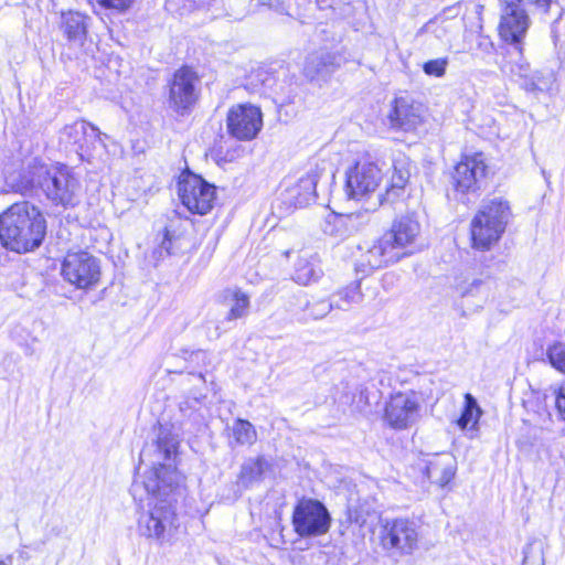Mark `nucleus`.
<instances>
[{
  "mask_svg": "<svg viewBox=\"0 0 565 565\" xmlns=\"http://www.w3.org/2000/svg\"><path fill=\"white\" fill-rule=\"evenodd\" d=\"M530 24L531 20L525 9L515 0H511L502 8L498 26L499 35L521 52Z\"/></svg>",
  "mask_w": 565,
  "mask_h": 565,
  "instance_id": "obj_14",
  "label": "nucleus"
},
{
  "mask_svg": "<svg viewBox=\"0 0 565 565\" xmlns=\"http://www.w3.org/2000/svg\"><path fill=\"white\" fill-rule=\"evenodd\" d=\"M547 359L551 365L565 374V342H554L546 350Z\"/></svg>",
  "mask_w": 565,
  "mask_h": 565,
  "instance_id": "obj_32",
  "label": "nucleus"
},
{
  "mask_svg": "<svg viewBox=\"0 0 565 565\" xmlns=\"http://www.w3.org/2000/svg\"><path fill=\"white\" fill-rule=\"evenodd\" d=\"M62 276L77 288H90L100 278L99 260L84 250L68 252L62 263Z\"/></svg>",
  "mask_w": 565,
  "mask_h": 565,
  "instance_id": "obj_10",
  "label": "nucleus"
},
{
  "mask_svg": "<svg viewBox=\"0 0 565 565\" xmlns=\"http://www.w3.org/2000/svg\"><path fill=\"white\" fill-rule=\"evenodd\" d=\"M46 234V221L42 212L30 202H18L0 214V242L15 253L38 248Z\"/></svg>",
  "mask_w": 565,
  "mask_h": 565,
  "instance_id": "obj_3",
  "label": "nucleus"
},
{
  "mask_svg": "<svg viewBox=\"0 0 565 565\" xmlns=\"http://www.w3.org/2000/svg\"><path fill=\"white\" fill-rule=\"evenodd\" d=\"M14 186L22 194L39 195L41 192L52 204L64 209L73 207L78 203L81 190L79 180L73 170L64 164L30 166L19 174Z\"/></svg>",
  "mask_w": 565,
  "mask_h": 565,
  "instance_id": "obj_2",
  "label": "nucleus"
},
{
  "mask_svg": "<svg viewBox=\"0 0 565 565\" xmlns=\"http://www.w3.org/2000/svg\"><path fill=\"white\" fill-rule=\"evenodd\" d=\"M179 439L170 429L160 427L157 439L140 452V461L151 469L142 481H134L130 492L135 501L146 500L147 510L138 516L140 535L160 544L171 543L180 522L177 503L182 497L181 477L175 469Z\"/></svg>",
  "mask_w": 565,
  "mask_h": 565,
  "instance_id": "obj_1",
  "label": "nucleus"
},
{
  "mask_svg": "<svg viewBox=\"0 0 565 565\" xmlns=\"http://www.w3.org/2000/svg\"><path fill=\"white\" fill-rule=\"evenodd\" d=\"M178 194L191 213L200 215H205L212 210L216 198L215 186L193 173L185 174L179 180Z\"/></svg>",
  "mask_w": 565,
  "mask_h": 565,
  "instance_id": "obj_9",
  "label": "nucleus"
},
{
  "mask_svg": "<svg viewBox=\"0 0 565 565\" xmlns=\"http://www.w3.org/2000/svg\"><path fill=\"white\" fill-rule=\"evenodd\" d=\"M419 397L416 392H397L386 402L384 418L394 429H406L419 418Z\"/></svg>",
  "mask_w": 565,
  "mask_h": 565,
  "instance_id": "obj_13",
  "label": "nucleus"
},
{
  "mask_svg": "<svg viewBox=\"0 0 565 565\" xmlns=\"http://www.w3.org/2000/svg\"><path fill=\"white\" fill-rule=\"evenodd\" d=\"M227 292L231 295V308L226 319L232 321L245 317L249 307V297L239 289L227 290Z\"/></svg>",
  "mask_w": 565,
  "mask_h": 565,
  "instance_id": "obj_30",
  "label": "nucleus"
},
{
  "mask_svg": "<svg viewBox=\"0 0 565 565\" xmlns=\"http://www.w3.org/2000/svg\"><path fill=\"white\" fill-rule=\"evenodd\" d=\"M382 173L371 161H358L347 171V191L350 198L361 199L374 192L380 184Z\"/></svg>",
  "mask_w": 565,
  "mask_h": 565,
  "instance_id": "obj_16",
  "label": "nucleus"
},
{
  "mask_svg": "<svg viewBox=\"0 0 565 565\" xmlns=\"http://www.w3.org/2000/svg\"><path fill=\"white\" fill-rule=\"evenodd\" d=\"M511 72L513 75L519 76L522 79H527L530 75L533 73L527 63H514L511 67Z\"/></svg>",
  "mask_w": 565,
  "mask_h": 565,
  "instance_id": "obj_39",
  "label": "nucleus"
},
{
  "mask_svg": "<svg viewBox=\"0 0 565 565\" xmlns=\"http://www.w3.org/2000/svg\"><path fill=\"white\" fill-rule=\"evenodd\" d=\"M493 281L490 279L463 280L456 285V294L466 301L469 309L482 308L491 296Z\"/></svg>",
  "mask_w": 565,
  "mask_h": 565,
  "instance_id": "obj_23",
  "label": "nucleus"
},
{
  "mask_svg": "<svg viewBox=\"0 0 565 565\" xmlns=\"http://www.w3.org/2000/svg\"><path fill=\"white\" fill-rule=\"evenodd\" d=\"M160 249L161 250H164L167 253V255H171L173 254V250H172V238L170 236V232L169 231H166V234H164V238L160 245Z\"/></svg>",
  "mask_w": 565,
  "mask_h": 565,
  "instance_id": "obj_40",
  "label": "nucleus"
},
{
  "mask_svg": "<svg viewBox=\"0 0 565 565\" xmlns=\"http://www.w3.org/2000/svg\"><path fill=\"white\" fill-rule=\"evenodd\" d=\"M521 86L526 92L537 93L543 92L546 88L547 83L543 82L542 76L539 72H534L530 75L527 79H523Z\"/></svg>",
  "mask_w": 565,
  "mask_h": 565,
  "instance_id": "obj_37",
  "label": "nucleus"
},
{
  "mask_svg": "<svg viewBox=\"0 0 565 565\" xmlns=\"http://www.w3.org/2000/svg\"><path fill=\"white\" fill-rule=\"evenodd\" d=\"M100 136V131L95 126L85 120H77L64 126L58 139L65 148L73 149L81 160L89 161L96 147L98 145L104 147Z\"/></svg>",
  "mask_w": 565,
  "mask_h": 565,
  "instance_id": "obj_11",
  "label": "nucleus"
},
{
  "mask_svg": "<svg viewBox=\"0 0 565 565\" xmlns=\"http://www.w3.org/2000/svg\"><path fill=\"white\" fill-rule=\"evenodd\" d=\"M420 233V224L413 215L396 218L390 231L382 237L387 241L393 250L404 253L403 249L412 245Z\"/></svg>",
  "mask_w": 565,
  "mask_h": 565,
  "instance_id": "obj_19",
  "label": "nucleus"
},
{
  "mask_svg": "<svg viewBox=\"0 0 565 565\" xmlns=\"http://www.w3.org/2000/svg\"><path fill=\"white\" fill-rule=\"evenodd\" d=\"M191 360H204L205 359V352L202 350L193 351L190 353Z\"/></svg>",
  "mask_w": 565,
  "mask_h": 565,
  "instance_id": "obj_42",
  "label": "nucleus"
},
{
  "mask_svg": "<svg viewBox=\"0 0 565 565\" xmlns=\"http://www.w3.org/2000/svg\"><path fill=\"white\" fill-rule=\"evenodd\" d=\"M315 2H316L320 8H323L324 6H328L329 0H315Z\"/></svg>",
  "mask_w": 565,
  "mask_h": 565,
  "instance_id": "obj_43",
  "label": "nucleus"
},
{
  "mask_svg": "<svg viewBox=\"0 0 565 565\" xmlns=\"http://www.w3.org/2000/svg\"><path fill=\"white\" fill-rule=\"evenodd\" d=\"M447 66L448 58L440 57L425 62L423 64V71L428 76L441 77L445 75Z\"/></svg>",
  "mask_w": 565,
  "mask_h": 565,
  "instance_id": "obj_34",
  "label": "nucleus"
},
{
  "mask_svg": "<svg viewBox=\"0 0 565 565\" xmlns=\"http://www.w3.org/2000/svg\"><path fill=\"white\" fill-rule=\"evenodd\" d=\"M344 309V306L334 299V296L330 300H319L313 303H307L306 310L309 311V316L313 319L324 318L332 309Z\"/></svg>",
  "mask_w": 565,
  "mask_h": 565,
  "instance_id": "obj_31",
  "label": "nucleus"
},
{
  "mask_svg": "<svg viewBox=\"0 0 565 565\" xmlns=\"http://www.w3.org/2000/svg\"><path fill=\"white\" fill-rule=\"evenodd\" d=\"M487 166L481 153L465 156L451 172V189L456 200L468 203L470 195H477L486 177Z\"/></svg>",
  "mask_w": 565,
  "mask_h": 565,
  "instance_id": "obj_8",
  "label": "nucleus"
},
{
  "mask_svg": "<svg viewBox=\"0 0 565 565\" xmlns=\"http://www.w3.org/2000/svg\"><path fill=\"white\" fill-rule=\"evenodd\" d=\"M319 179L318 170H310L285 192V201L295 207H305L316 201V188Z\"/></svg>",
  "mask_w": 565,
  "mask_h": 565,
  "instance_id": "obj_24",
  "label": "nucleus"
},
{
  "mask_svg": "<svg viewBox=\"0 0 565 565\" xmlns=\"http://www.w3.org/2000/svg\"><path fill=\"white\" fill-rule=\"evenodd\" d=\"M0 565H7L3 561H0Z\"/></svg>",
  "mask_w": 565,
  "mask_h": 565,
  "instance_id": "obj_46",
  "label": "nucleus"
},
{
  "mask_svg": "<svg viewBox=\"0 0 565 565\" xmlns=\"http://www.w3.org/2000/svg\"><path fill=\"white\" fill-rule=\"evenodd\" d=\"M268 468L269 462L263 456H259L256 459L246 460L241 467V472L237 479L238 486L247 489L254 482L260 481Z\"/></svg>",
  "mask_w": 565,
  "mask_h": 565,
  "instance_id": "obj_27",
  "label": "nucleus"
},
{
  "mask_svg": "<svg viewBox=\"0 0 565 565\" xmlns=\"http://www.w3.org/2000/svg\"><path fill=\"white\" fill-rule=\"evenodd\" d=\"M519 2L523 8L525 6L532 7L534 11L546 14L550 12L553 6L557 7L558 2L557 0H515Z\"/></svg>",
  "mask_w": 565,
  "mask_h": 565,
  "instance_id": "obj_36",
  "label": "nucleus"
},
{
  "mask_svg": "<svg viewBox=\"0 0 565 565\" xmlns=\"http://www.w3.org/2000/svg\"><path fill=\"white\" fill-rule=\"evenodd\" d=\"M405 253L393 250L386 239L382 236L372 244L365 243L359 246V254L355 256V271L361 277L371 275L375 269L390 264L397 263Z\"/></svg>",
  "mask_w": 565,
  "mask_h": 565,
  "instance_id": "obj_12",
  "label": "nucleus"
},
{
  "mask_svg": "<svg viewBox=\"0 0 565 565\" xmlns=\"http://www.w3.org/2000/svg\"><path fill=\"white\" fill-rule=\"evenodd\" d=\"M227 129L238 140L254 139L263 127V114L253 105H237L227 114Z\"/></svg>",
  "mask_w": 565,
  "mask_h": 565,
  "instance_id": "obj_15",
  "label": "nucleus"
},
{
  "mask_svg": "<svg viewBox=\"0 0 565 565\" xmlns=\"http://www.w3.org/2000/svg\"><path fill=\"white\" fill-rule=\"evenodd\" d=\"M411 170L412 162L406 156L398 154L396 158H394L391 184L386 189L385 194L381 195V204L384 202L393 203L403 194L404 189L411 178Z\"/></svg>",
  "mask_w": 565,
  "mask_h": 565,
  "instance_id": "obj_25",
  "label": "nucleus"
},
{
  "mask_svg": "<svg viewBox=\"0 0 565 565\" xmlns=\"http://www.w3.org/2000/svg\"><path fill=\"white\" fill-rule=\"evenodd\" d=\"M418 468L431 483L439 487L447 486L456 473L455 460L447 454L433 455L418 462Z\"/></svg>",
  "mask_w": 565,
  "mask_h": 565,
  "instance_id": "obj_20",
  "label": "nucleus"
},
{
  "mask_svg": "<svg viewBox=\"0 0 565 565\" xmlns=\"http://www.w3.org/2000/svg\"><path fill=\"white\" fill-rule=\"evenodd\" d=\"M341 65V57L332 52L316 51L310 53L303 64V76L319 87L327 84Z\"/></svg>",
  "mask_w": 565,
  "mask_h": 565,
  "instance_id": "obj_17",
  "label": "nucleus"
},
{
  "mask_svg": "<svg viewBox=\"0 0 565 565\" xmlns=\"http://www.w3.org/2000/svg\"><path fill=\"white\" fill-rule=\"evenodd\" d=\"M366 216L365 213L330 214L324 220L322 231L326 235L342 241L359 231L366 222Z\"/></svg>",
  "mask_w": 565,
  "mask_h": 565,
  "instance_id": "obj_22",
  "label": "nucleus"
},
{
  "mask_svg": "<svg viewBox=\"0 0 565 565\" xmlns=\"http://www.w3.org/2000/svg\"><path fill=\"white\" fill-rule=\"evenodd\" d=\"M387 119L393 129L413 131L423 121V106L408 96L396 97Z\"/></svg>",
  "mask_w": 565,
  "mask_h": 565,
  "instance_id": "obj_18",
  "label": "nucleus"
},
{
  "mask_svg": "<svg viewBox=\"0 0 565 565\" xmlns=\"http://www.w3.org/2000/svg\"><path fill=\"white\" fill-rule=\"evenodd\" d=\"M420 525L408 518L386 520L381 531V545L391 556L412 555L419 546Z\"/></svg>",
  "mask_w": 565,
  "mask_h": 565,
  "instance_id": "obj_5",
  "label": "nucleus"
},
{
  "mask_svg": "<svg viewBox=\"0 0 565 565\" xmlns=\"http://www.w3.org/2000/svg\"><path fill=\"white\" fill-rule=\"evenodd\" d=\"M168 105L178 115L189 114L201 94V78L190 66L177 70L168 83Z\"/></svg>",
  "mask_w": 565,
  "mask_h": 565,
  "instance_id": "obj_6",
  "label": "nucleus"
},
{
  "mask_svg": "<svg viewBox=\"0 0 565 565\" xmlns=\"http://www.w3.org/2000/svg\"><path fill=\"white\" fill-rule=\"evenodd\" d=\"M136 1L137 0H96V3L103 9L109 10L114 13H125L136 3Z\"/></svg>",
  "mask_w": 565,
  "mask_h": 565,
  "instance_id": "obj_35",
  "label": "nucleus"
},
{
  "mask_svg": "<svg viewBox=\"0 0 565 565\" xmlns=\"http://www.w3.org/2000/svg\"><path fill=\"white\" fill-rule=\"evenodd\" d=\"M199 404V399L194 398L191 401H185L180 404V411L183 413L184 416L191 417L192 414H188V409L194 408L195 405Z\"/></svg>",
  "mask_w": 565,
  "mask_h": 565,
  "instance_id": "obj_41",
  "label": "nucleus"
},
{
  "mask_svg": "<svg viewBox=\"0 0 565 565\" xmlns=\"http://www.w3.org/2000/svg\"><path fill=\"white\" fill-rule=\"evenodd\" d=\"M482 414L483 412L477 399L470 393H466L463 408L457 419V425L462 430H477Z\"/></svg>",
  "mask_w": 565,
  "mask_h": 565,
  "instance_id": "obj_28",
  "label": "nucleus"
},
{
  "mask_svg": "<svg viewBox=\"0 0 565 565\" xmlns=\"http://www.w3.org/2000/svg\"><path fill=\"white\" fill-rule=\"evenodd\" d=\"M511 207L502 198L486 199L471 221L472 246L487 250L499 242L511 218Z\"/></svg>",
  "mask_w": 565,
  "mask_h": 565,
  "instance_id": "obj_4",
  "label": "nucleus"
},
{
  "mask_svg": "<svg viewBox=\"0 0 565 565\" xmlns=\"http://www.w3.org/2000/svg\"><path fill=\"white\" fill-rule=\"evenodd\" d=\"M233 437L237 445H253L257 439V433L252 423L237 418L232 427Z\"/></svg>",
  "mask_w": 565,
  "mask_h": 565,
  "instance_id": "obj_29",
  "label": "nucleus"
},
{
  "mask_svg": "<svg viewBox=\"0 0 565 565\" xmlns=\"http://www.w3.org/2000/svg\"><path fill=\"white\" fill-rule=\"evenodd\" d=\"M331 520L327 507L316 499H301L292 512L294 530L303 539L317 537L328 533Z\"/></svg>",
  "mask_w": 565,
  "mask_h": 565,
  "instance_id": "obj_7",
  "label": "nucleus"
},
{
  "mask_svg": "<svg viewBox=\"0 0 565 565\" xmlns=\"http://www.w3.org/2000/svg\"><path fill=\"white\" fill-rule=\"evenodd\" d=\"M90 17L79 11L61 13L58 29L71 45L83 46L88 34Z\"/></svg>",
  "mask_w": 565,
  "mask_h": 565,
  "instance_id": "obj_21",
  "label": "nucleus"
},
{
  "mask_svg": "<svg viewBox=\"0 0 565 565\" xmlns=\"http://www.w3.org/2000/svg\"><path fill=\"white\" fill-rule=\"evenodd\" d=\"M334 299L344 306L343 310L350 308L353 303H359L362 300L360 285H351L333 295Z\"/></svg>",
  "mask_w": 565,
  "mask_h": 565,
  "instance_id": "obj_33",
  "label": "nucleus"
},
{
  "mask_svg": "<svg viewBox=\"0 0 565 565\" xmlns=\"http://www.w3.org/2000/svg\"><path fill=\"white\" fill-rule=\"evenodd\" d=\"M322 275L320 260L316 254L305 253L295 265L294 280L299 285L317 281Z\"/></svg>",
  "mask_w": 565,
  "mask_h": 565,
  "instance_id": "obj_26",
  "label": "nucleus"
},
{
  "mask_svg": "<svg viewBox=\"0 0 565 565\" xmlns=\"http://www.w3.org/2000/svg\"><path fill=\"white\" fill-rule=\"evenodd\" d=\"M555 404L561 418L565 422V383L556 391Z\"/></svg>",
  "mask_w": 565,
  "mask_h": 565,
  "instance_id": "obj_38",
  "label": "nucleus"
},
{
  "mask_svg": "<svg viewBox=\"0 0 565 565\" xmlns=\"http://www.w3.org/2000/svg\"><path fill=\"white\" fill-rule=\"evenodd\" d=\"M199 377H200L201 380H204V377H203V374H202V373H199Z\"/></svg>",
  "mask_w": 565,
  "mask_h": 565,
  "instance_id": "obj_45",
  "label": "nucleus"
},
{
  "mask_svg": "<svg viewBox=\"0 0 565 565\" xmlns=\"http://www.w3.org/2000/svg\"><path fill=\"white\" fill-rule=\"evenodd\" d=\"M95 0H88V2H94Z\"/></svg>",
  "mask_w": 565,
  "mask_h": 565,
  "instance_id": "obj_47",
  "label": "nucleus"
},
{
  "mask_svg": "<svg viewBox=\"0 0 565 565\" xmlns=\"http://www.w3.org/2000/svg\"><path fill=\"white\" fill-rule=\"evenodd\" d=\"M431 24H433V21H428V23L426 24V26H427V28H429Z\"/></svg>",
  "mask_w": 565,
  "mask_h": 565,
  "instance_id": "obj_44",
  "label": "nucleus"
}]
</instances>
